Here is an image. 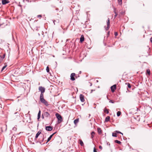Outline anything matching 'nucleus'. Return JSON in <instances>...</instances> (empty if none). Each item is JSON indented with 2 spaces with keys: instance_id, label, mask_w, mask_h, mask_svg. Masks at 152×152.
<instances>
[{
  "instance_id": "43",
  "label": "nucleus",
  "mask_w": 152,
  "mask_h": 152,
  "mask_svg": "<svg viewBox=\"0 0 152 152\" xmlns=\"http://www.w3.org/2000/svg\"><path fill=\"white\" fill-rule=\"evenodd\" d=\"M56 133V132H55V133H53V135L55 134Z\"/></svg>"
},
{
  "instance_id": "28",
  "label": "nucleus",
  "mask_w": 152,
  "mask_h": 152,
  "mask_svg": "<svg viewBox=\"0 0 152 152\" xmlns=\"http://www.w3.org/2000/svg\"><path fill=\"white\" fill-rule=\"evenodd\" d=\"M118 2L119 4L121 5L122 3V0H118Z\"/></svg>"
},
{
  "instance_id": "4",
  "label": "nucleus",
  "mask_w": 152,
  "mask_h": 152,
  "mask_svg": "<svg viewBox=\"0 0 152 152\" xmlns=\"http://www.w3.org/2000/svg\"><path fill=\"white\" fill-rule=\"evenodd\" d=\"M53 129V127L51 126H48L45 127V129L48 131H51Z\"/></svg>"
},
{
  "instance_id": "15",
  "label": "nucleus",
  "mask_w": 152,
  "mask_h": 152,
  "mask_svg": "<svg viewBox=\"0 0 152 152\" xmlns=\"http://www.w3.org/2000/svg\"><path fill=\"white\" fill-rule=\"evenodd\" d=\"M53 136V134H52L48 138L47 141L46 142V143H47L49 141H50V140H51V138Z\"/></svg>"
},
{
  "instance_id": "45",
  "label": "nucleus",
  "mask_w": 152,
  "mask_h": 152,
  "mask_svg": "<svg viewBox=\"0 0 152 152\" xmlns=\"http://www.w3.org/2000/svg\"><path fill=\"white\" fill-rule=\"evenodd\" d=\"M42 115V118H44V116H43V115Z\"/></svg>"
},
{
  "instance_id": "3",
  "label": "nucleus",
  "mask_w": 152,
  "mask_h": 152,
  "mask_svg": "<svg viewBox=\"0 0 152 152\" xmlns=\"http://www.w3.org/2000/svg\"><path fill=\"white\" fill-rule=\"evenodd\" d=\"M39 89L41 92L40 96H44L43 93L45 92V88L42 86H39Z\"/></svg>"
},
{
  "instance_id": "21",
  "label": "nucleus",
  "mask_w": 152,
  "mask_h": 152,
  "mask_svg": "<svg viewBox=\"0 0 152 152\" xmlns=\"http://www.w3.org/2000/svg\"><path fill=\"white\" fill-rule=\"evenodd\" d=\"M95 134V133L94 132H92L91 133V138L92 139H93L94 137V135Z\"/></svg>"
},
{
  "instance_id": "48",
  "label": "nucleus",
  "mask_w": 152,
  "mask_h": 152,
  "mask_svg": "<svg viewBox=\"0 0 152 152\" xmlns=\"http://www.w3.org/2000/svg\"><path fill=\"white\" fill-rule=\"evenodd\" d=\"M96 82H98V80H97Z\"/></svg>"
},
{
  "instance_id": "42",
  "label": "nucleus",
  "mask_w": 152,
  "mask_h": 152,
  "mask_svg": "<svg viewBox=\"0 0 152 152\" xmlns=\"http://www.w3.org/2000/svg\"><path fill=\"white\" fill-rule=\"evenodd\" d=\"M89 83H90V86H92V83H90V82H89Z\"/></svg>"
},
{
  "instance_id": "49",
  "label": "nucleus",
  "mask_w": 152,
  "mask_h": 152,
  "mask_svg": "<svg viewBox=\"0 0 152 152\" xmlns=\"http://www.w3.org/2000/svg\"><path fill=\"white\" fill-rule=\"evenodd\" d=\"M1 26V25L0 24V26Z\"/></svg>"
},
{
  "instance_id": "1",
  "label": "nucleus",
  "mask_w": 152,
  "mask_h": 152,
  "mask_svg": "<svg viewBox=\"0 0 152 152\" xmlns=\"http://www.w3.org/2000/svg\"><path fill=\"white\" fill-rule=\"evenodd\" d=\"M40 100L41 102L45 105L46 106H48V102L44 98V96H40Z\"/></svg>"
},
{
  "instance_id": "12",
  "label": "nucleus",
  "mask_w": 152,
  "mask_h": 152,
  "mask_svg": "<svg viewBox=\"0 0 152 152\" xmlns=\"http://www.w3.org/2000/svg\"><path fill=\"white\" fill-rule=\"evenodd\" d=\"M44 139V136L43 137L42 139V140H41L40 139H39V141H37V143L38 142H39L40 144H44V143H42L43 142Z\"/></svg>"
},
{
  "instance_id": "16",
  "label": "nucleus",
  "mask_w": 152,
  "mask_h": 152,
  "mask_svg": "<svg viewBox=\"0 0 152 152\" xmlns=\"http://www.w3.org/2000/svg\"><path fill=\"white\" fill-rule=\"evenodd\" d=\"M97 131L99 134H101L102 133V131L101 129L100 128H97Z\"/></svg>"
},
{
  "instance_id": "10",
  "label": "nucleus",
  "mask_w": 152,
  "mask_h": 152,
  "mask_svg": "<svg viewBox=\"0 0 152 152\" xmlns=\"http://www.w3.org/2000/svg\"><path fill=\"white\" fill-rule=\"evenodd\" d=\"M10 2V1L7 0H2V3L3 5H4L6 4H8Z\"/></svg>"
},
{
  "instance_id": "44",
  "label": "nucleus",
  "mask_w": 152,
  "mask_h": 152,
  "mask_svg": "<svg viewBox=\"0 0 152 152\" xmlns=\"http://www.w3.org/2000/svg\"><path fill=\"white\" fill-rule=\"evenodd\" d=\"M109 33H110V32L109 31L108 33V35H109Z\"/></svg>"
},
{
  "instance_id": "9",
  "label": "nucleus",
  "mask_w": 152,
  "mask_h": 152,
  "mask_svg": "<svg viewBox=\"0 0 152 152\" xmlns=\"http://www.w3.org/2000/svg\"><path fill=\"white\" fill-rule=\"evenodd\" d=\"M41 133V131H38L37 133L36 134V136L35 137L34 140H36L39 136V135Z\"/></svg>"
},
{
  "instance_id": "19",
  "label": "nucleus",
  "mask_w": 152,
  "mask_h": 152,
  "mask_svg": "<svg viewBox=\"0 0 152 152\" xmlns=\"http://www.w3.org/2000/svg\"><path fill=\"white\" fill-rule=\"evenodd\" d=\"M79 121V119L78 118H77V119L75 120L74 121V124L75 125H76V124Z\"/></svg>"
},
{
  "instance_id": "27",
  "label": "nucleus",
  "mask_w": 152,
  "mask_h": 152,
  "mask_svg": "<svg viewBox=\"0 0 152 152\" xmlns=\"http://www.w3.org/2000/svg\"><path fill=\"white\" fill-rule=\"evenodd\" d=\"M5 54H3V55L1 56V55L0 56V57L2 58V60L4 59L5 57Z\"/></svg>"
},
{
  "instance_id": "31",
  "label": "nucleus",
  "mask_w": 152,
  "mask_h": 152,
  "mask_svg": "<svg viewBox=\"0 0 152 152\" xmlns=\"http://www.w3.org/2000/svg\"><path fill=\"white\" fill-rule=\"evenodd\" d=\"M7 66V65H6V66H4L1 69V71H2Z\"/></svg>"
},
{
  "instance_id": "18",
  "label": "nucleus",
  "mask_w": 152,
  "mask_h": 152,
  "mask_svg": "<svg viewBox=\"0 0 152 152\" xmlns=\"http://www.w3.org/2000/svg\"><path fill=\"white\" fill-rule=\"evenodd\" d=\"M40 115H41V111L40 110H39V113L38 114V116H37V119L38 120L39 119L40 117Z\"/></svg>"
},
{
  "instance_id": "38",
  "label": "nucleus",
  "mask_w": 152,
  "mask_h": 152,
  "mask_svg": "<svg viewBox=\"0 0 152 152\" xmlns=\"http://www.w3.org/2000/svg\"><path fill=\"white\" fill-rule=\"evenodd\" d=\"M99 148L101 150H102V147L101 145H99Z\"/></svg>"
},
{
  "instance_id": "34",
  "label": "nucleus",
  "mask_w": 152,
  "mask_h": 152,
  "mask_svg": "<svg viewBox=\"0 0 152 152\" xmlns=\"http://www.w3.org/2000/svg\"><path fill=\"white\" fill-rule=\"evenodd\" d=\"M115 132L117 134V133H121V132L119 131H115Z\"/></svg>"
},
{
  "instance_id": "11",
  "label": "nucleus",
  "mask_w": 152,
  "mask_h": 152,
  "mask_svg": "<svg viewBox=\"0 0 152 152\" xmlns=\"http://www.w3.org/2000/svg\"><path fill=\"white\" fill-rule=\"evenodd\" d=\"M84 40V37L83 35H82L80 38V41L81 43L83 42Z\"/></svg>"
},
{
  "instance_id": "7",
  "label": "nucleus",
  "mask_w": 152,
  "mask_h": 152,
  "mask_svg": "<svg viewBox=\"0 0 152 152\" xmlns=\"http://www.w3.org/2000/svg\"><path fill=\"white\" fill-rule=\"evenodd\" d=\"M116 87V86L115 85H114L112 86H111L110 88L111 89V91L112 92H113L115 90Z\"/></svg>"
},
{
  "instance_id": "33",
  "label": "nucleus",
  "mask_w": 152,
  "mask_h": 152,
  "mask_svg": "<svg viewBox=\"0 0 152 152\" xmlns=\"http://www.w3.org/2000/svg\"><path fill=\"white\" fill-rule=\"evenodd\" d=\"M42 17V15H38L37 16V17L38 18H39L40 19Z\"/></svg>"
},
{
  "instance_id": "30",
  "label": "nucleus",
  "mask_w": 152,
  "mask_h": 152,
  "mask_svg": "<svg viewBox=\"0 0 152 152\" xmlns=\"http://www.w3.org/2000/svg\"><path fill=\"white\" fill-rule=\"evenodd\" d=\"M113 11L115 13H118L117 11L116 10V9L115 8H114Z\"/></svg>"
},
{
  "instance_id": "41",
  "label": "nucleus",
  "mask_w": 152,
  "mask_h": 152,
  "mask_svg": "<svg viewBox=\"0 0 152 152\" xmlns=\"http://www.w3.org/2000/svg\"><path fill=\"white\" fill-rule=\"evenodd\" d=\"M95 91V90H91V93H92V92H93V91Z\"/></svg>"
},
{
  "instance_id": "20",
  "label": "nucleus",
  "mask_w": 152,
  "mask_h": 152,
  "mask_svg": "<svg viewBox=\"0 0 152 152\" xmlns=\"http://www.w3.org/2000/svg\"><path fill=\"white\" fill-rule=\"evenodd\" d=\"M104 112L107 114L109 113V109H107L106 107L104 109Z\"/></svg>"
},
{
  "instance_id": "14",
  "label": "nucleus",
  "mask_w": 152,
  "mask_h": 152,
  "mask_svg": "<svg viewBox=\"0 0 152 152\" xmlns=\"http://www.w3.org/2000/svg\"><path fill=\"white\" fill-rule=\"evenodd\" d=\"M59 22V19H56L53 20V23L54 25L58 24Z\"/></svg>"
},
{
  "instance_id": "24",
  "label": "nucleus",
  "mask_w": 152,
  "mask_h": 152,
  "mask_svg": "<svg viewBox=\"0 0 152 152\" xmlns=\"http://www.w3.org/2000/svg\"><path fill=\"white\" fill-rule=\"evenodd\" d=\"M146 72L149 75H150V69H148L146 70Z\"/></svg>"
},
{
  "instance_id": "29",
  "label": "nucleus",
  "mask_w": 152,
  "mask_h": 152,
  "mask_svg": "<svg viewBox=\"0 0 152 152\" xmlns=\"http://www.w3.org/2000/svg\"><path fill=\"white\" fill-rule=\"evenodd\" d=\"M47 72H49V68L48 66H47L46 69Z\"/></svg>"
},
{
  "instance_id": "40",
  "label": "nucleus",
  "mask_w": 152,
  "mask_h": 152,
  "mask_svg": "<svg viewBox=\"0 0 152 152\" xmlns=\"http://www.w3.org/2000/svg\"><path fill=\"white\" fill-rule=\"evenodd\" d=\"M150 41L152 43V37H151L150 39Z\"/></svg>"
},
{
  "instance_id": "2",
  "label": "nucleus",
  "mask_w": 152,
  "mask_h": 152,
  "mask_svg": "<svg viewBox=\"0 0 152 152\" xmlns=\"http://www.w3.org/2000/svg\"><path fill=\"white\" fill-rule=\"evenodd\" d=\"M56 118L58 120V123H60L63 121V119L62 116L61 115L58 113H56Z\"/></svg>"
},
{
  "instance_id": "47",
  "label": "nucleus",
  "mask_w": 152,
  "mask_h": 152,
  "mask_svg": "<svg viewBox=\"0 0 152 152\" xmlns=\"http://www.w3.org/2000/svg\"><path fill=\"white\" fill-rule=\"evenodd\" d=\"M120 134H122V135H123V134L122 133H120Z\"/></svg>"
},
{
  "instance_id": "37",
  "label": "nucleus",
  "mask_w": 152,
  "mask_h": 152,
  "mask_svg": "<svg viewBox=\"0 0 152 152\" xmlns=\"http://www.w3.org/2000/svg\"><path fill=\"white\" fill-rule=\"evenodd\" d=\"M109 102H110V103H114V102L113 101V100H110L109 101Z\"/></svg>"
},
{
  "instance_id": "25",
  "label": "nucleus",
  "mask_w": 152,
  "mask_h": 152,
  "mask_svg": "<svg viewBox=\"0 0 152 152\" xmlns=\"http://www.w3.org/2000/svg\"><path fill=\"white\" fill-rule=\"evenodd\" d=\"M121 113L120 111H118L117 113V116L118 117V116H120L121 114Z\"/></svg>"
},
{
  "instance_id": "6",
  "label": "nucleus",
  "mask_w": 152,
  "mask_h": 152,
  "mask_svg": "<svg viewBox=\"0 0 152 152\" xmlns=\"http://www.w3.org/2000/svg\"><path fill=\"white\" fill-rule=\"evenodd\" d=\"M107 27L106 28V30H108L110 27V21L109 18H108V20L107 22Z\"/></svg>"
},
{
  "instance_id": "39",
  "label": "nucleus",
  "mask_w": 152,
  "mask_h": 152,
  "mask_svg": "<svg viewBox=\"0 0 152 152\" xmlns=\"http://www.w3.org/2000/svg\"><path fill=\"white\" fill-rule=\"evenodd\" d=\"M118 35V34L117 32H115V36H117Z\"/></svg>"
},
{
  "instance_id": "35",
  "label": "nucleus",
  "mask_w": 152,
  "mask_h": 152,
  "mask_svg": "<svg viewBox=\"0 0 152 152\" xmlns=\"http://www.w3.org/2000/svg\"><path fill=\"white\" fill-rule=\"evenodd\" d=\"M94 152H97L96 149L95 147L94 148Z\"/></svg>"
},
{
  "instance_id": "13",
  "label": "nucleus",
  "mask_w": 152,
  "mask_h": 152,
  "mask_svg": "<svg viewBox=\"0 0 152 152\" xmlns=\"http://www.w3.org/2000/svg\"><path fill=\"white\" fill-rule=\"evenodd\" d=\"M44 115L45 117H48L50 116V115L49 113L48 112H45L44 113Z\"/></svg>"
},
{
  "instance_id": "8",
  "label": "nucleus",
  "mask_w": 152,
  "mask_h": 152,
  "mask_svg": "<svg viewBox=\"0 0 152 152\" xmlns=\"http://www.w3.org/2000/svg\"><path fill=\"white\" fill-rule=\"evenodd\" d=\"M80 101L81 102H83L85 101V99L84 98V96L82 94H81L80 95Z\"/></svg>"
},
{
  "instance_id": "36",
  "label": "nucleus",
  "mask_w": 152,
  "mask_h": 152,
  "mask_svg": "<svg viewBox=\"0 0 152 152\" xmlns=\"http://www.w3.org/2000/svg\"><path fill=\"white\" fill-rule=\"evenodd\" d=\"M115 15H114V18H115L116 17V16H117L118 15V13H115Z\"/></svg>"
},
{
  "instance_id": "22",
  "label": "nucleus",
  "mask_w": 152,
  "mask_h": 152,
  "mask_svg": "<svg viewBox=\"0 0 152 152\" xmlns=\"http://www.w3.org/2000/svg\"><path fill=\"white\" fill-rule=\"evenodd\" d=\"M115 143H118V144H121V142L119 141H118V140H115Z\"/></svg>"
},
{
  "instance_id": "26",
  "label": "nucleus",
  "mask_w": 152,
  "mask_h": 152,
  "mask_svg": "<svg viewBox=\"0 0 152 152\" xmlns=\"http://www.w3.org/2000/svg\"><path fill=\"white\" fill-rule=\"evenodd\" d=\"M112 136L114 137H117V134L115 132V133H112Z\"/></svg>"
},
{
  "instance_id": "46",
  "label": "nucleus",
  "mask_w": 152,
  "mask_h": 152,
  "mask_svg": "<svg viewBox=\"0 0 152 152\" xmlns=\"http://www.w3.org/2000/svg\"><path fill=\"white\" fill-rule=\"evenodd\" d=\"M109 144H108V145H110V144L109 143V142H108Z\"/></svg>"
},
{
  "instance_id": "23",
  "label": "nucleus",
  "mask_w": 152,
  "mask_h": 152,
  "mask_svg": "<svg viewBox=\"0 0 152 152\" xmlns=\"http://www.w3.org/2000/svg\"><path fill=\"white\" fill-rule=\"evenodd\" d=\"M80 145L82 146H83L84 145V144H83V141L81 140H80Z\"/></svg>"
},
{
  "instance_id": "32",
  "label": "nucleus",
  "mask_w": 152,
  "mask_h": 152,
  "mask_svg": "<svg viewBox=\"0 0 152 152\" xmlns=\"http://www.w3.org/2000/svg\"><path fill=\"white\" fill-rule=\"evenodd\" d=\"M127 86H128V87L129 88H131V86L130 84L129 83H127Z\"/></svg>"
},
{
  "instance_id": "5",
  "label": "nucleus",
  "mask_w": 152,
  "mask_h": 152,
  "mask_svg": "<svg viewBox=\"0 0 152 152\" xmlns=\"http://www.w3.org/2000/svg\"><path fill=\"white\" fill-rule=\"evenodd\" d=\"M75 73H72L70 75V79L72 81H74L75 80Z\"/></svg>"
},
{
  "instance_id": "17",
  "label": "nucleus",
  "mask_w": 152,
  "mask_h": 152,
  "mask_svg": "<svg viewBox=\"0 0 152 152\" xmlns=\"http://www.w3.org/2000/svg\"><path fill=\"white\" fill-rule=\"evenodd\" d=\"M110 119V117L109 116H107L105 119V122H108L109 121Z\"/></svg>"
}]
</instances>
